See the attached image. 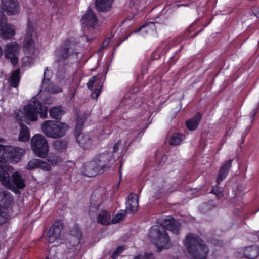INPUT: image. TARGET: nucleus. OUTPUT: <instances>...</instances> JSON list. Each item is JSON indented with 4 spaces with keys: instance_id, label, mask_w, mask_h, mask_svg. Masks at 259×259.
<instances>
[{
    "instance_id": "nucleus-1",
    "label": "nucleus",
    "mask_w": 259,
    "mask_h": 259,
    "mask_svg": "<svg viewBox=\"0 0 259 259\" xmlns=\"http://www.w3.org/2000/svg\"><path fill=\"white\" fill-rule=\"evenodd\" d=\"M160 226H154L149 230V236L151 241L157 247V251L168 249L171 246L170 239L164 229L177 233L180 226L179 223L170 216L158 220Z\"/></svg>"
},
{
    "instance_id": "nucleus-2",
    "label": "nucleus",
    "mask_w": 259,
    "mask_h": 259,
    "mask_svg": "<svg viewBox=\"0 0 259 259\" xmlns=\"http://www.w3.org/2000/svg\"><path fill=\"white\" fill-rule=\"evenodd\" d=\"M37 37L36 24L29 22L22 44L23 51L25 56L22 58V62L25 66L31 65L34 61L33 55L36 50V42Z\"/></svg>"
},
{
    "instance_id": "nucleus-3",
    "label": "nucleus",
    "mask_w": 259,
    "mask_h": 259,
    "mask_svg": "<svg viewBox=\"0 0 259 259\" xmlns=\"http://www.w3.org/2000/svg\"><path fill=\"white\" fill-rule=\"evenodd\" d=\"M115 161L112 153H105L96 155L86 165L85 175L93 177L98 173L109 169Z\"/></svg>"
},
{
    "instance_id": "nucleus-4",
    "label": "nucleus",
    "mask_w": 259,
    "mask_h": 259,
    "mask_svg": "<svg viewBox=\"0 0 259 259\" xmlns=\"http://www.w3.org/2000/svg\"><path fill=\"white\" fill-rule=\"evenodd\" d=\"M23 110L24 114L21 111H18L16 112L17 120L20 121L27 120L34 121L37 120L38 114L40 115L42 118H46L47 116V107L42 106L41 103L36 101L35 99H32L30 103L25 106Z\"/></svg>"
},
{
    "instance_id": "nucleus-5",
    "label": "nucleus",
    "mask_w": 259,
    "mask_h": 259,
    "mask_svg": "<svg viewBox=\"0 0 259 259\" xmlns=\"http://www.w3.org/2000/svg\"><path fill=\"white\" fill-rule=\"evenodd\" d=\"M184 245L193 259H206L208 249L197 235L188 234L185 238Z\"/></svg>"
},
{
    "instance_id": "nucleus-6",
    "label": "nucleus",
    "mask_w": 259,
    "mask_h": 259,
    "mask_svg": "<svg viewBox=\"0 0 259 259\" xmlns=\"http://www.w3.org/2000/svg\"><path fill=\"white\" fill-rule=\"evenodd\" d=\"M12 179L11 181L9 174L0 165V181L4 186L15 192L18 191L17 189H23L26 186L25 179L18 171L12 174Z\"/></svg>"
},
{
    "instance_id": "nucleus-7",
    "label": "nucleus",
    "mask_w": 259,
    "mask_h": 259,
    "mask_svg": "<svg viewBox=\"0 0 259 259\" xmlns=\"http://www.w3.org/2000/svg\"><path fill=\"white\" fill-rule=\"evenodd\" d=\"M42 133L48 138H59L64 136L68 129V125L61 121L46 120L41 124Z\"/></svg>"
},
{
    "instance_id": "nucleus-8",
    "label": "nucleus",
    "mask_w": 259,
    "mask_h": 259,
    "mask_svg": "<svg viewBox=\"0 0 259 259\" xmlns=\"http://www.w3.org/2000/svg\"><path fill=\"white\" fill-rule=\"evenodd\" d=\"M83 122V119H77V120L75 132L76 140L83 149H89L98 144L99 140L93 133H79Z\"/></svg>"
},
{
    "instance_id": "nucleus-9",
    "label": "nucleus",
    "mask_w": 259,
    "mask_h": 259,
    "mask_svg": "<svg viewBox=\"0 0 259 259\" xmlns=\"http://www.w3.org/2000/svg\"><path fill=\"white\" fill-rule=\"evenodd\" d=\"M25 152V149L23 148L0 144V162L11 160L13 162L17 163Z\"/></svg>"
},
{
    "instance_id": "nucleus-10",
    "label": "nucleus",
    "mask_w": 259,
    "mask_h": 259,
    "mask_svg": "<svg viewBox=\"0 0 259 259\" xmlns=\"http://www.w3.org/2000/svg\"><path fill=\"white\" fill-rule=\"evenodd\" d=\"M31 148L38 157H47L49 152V145L47 139L41 134L34 135L31 140Z\"/></svg>"
},
{
    "instance_id": "nucleus-11",
    "label": "nucleus",
    "mask_w": 259,
    "mask_h": 259,
    "mask_svg": "<svg viewBox=\"0 0 259 259\" xmlns=\"http://www.w3.org/2000/svg\"><path fill=\"white\" fill-rule=\"evenodd\" d=\"M75 46L74 39L66 40L64 44L58 47L55 51L56 61L62 62L69 57L73 53V48ZM74 53H76L74 52Z\"/></svg>"
},
{
    "instance_id": "nucleus-12",
    "label": "nucleus",
    "mask_w": 259,
    "mask_h": 259,
    "mask_svg": "<svg viewBox=\"0 0 259 259\" xmlns=\"http://www.w3.org/2000/svg\"><path fill=\"white\" fill-rule=\"evenodd\" d=\"M107 197L106 191L103 188L95 190L91 196V203L89 206V213L91 214L98 210L101 203Z\"/></svg>"
},
{
    "instance_id": "nucleus-13",
    "label": "nucleus",
    "mask_w": 259,
    "mask_h": 259,
    "mask_svg": "<svg viewBox=\"0 0 259 259\" xmlns=\"http://www.w3.org/2000/svg\"><path fill=\"white\" fill-rule=\"evenodd\" d=\"M15 34V29L13 25L7 23L6 15L0 13V37L3 39H10Z\"/></svg>"
},
{
    "instance_id": "nucleus-14",
    "label": "nucleus",
    "mask_w": 259,
    "mask_h": 259,
    "mask_svg": "<svg viewBox=\"0 0 259 259\" xmlns=\"http://www.w3.org/2000/svg\"><path fill=\"white\" fill-rule=\"evenodd\" d=\"M20 48V45L16 42L8 43L4 47L5 57L10 59L13 65H15L18 63Z\"/></svg>"
},
{
    "instance_id": "nucleus-15",
    "label": "nucleus",
    "mask_w": 259,
    "mask_h": 259,
    "mask_svg": "<svg viewBox=\"0 0 259 259\" xmlns=\"http://www.w3.org/2000/svg\"><path fill=\"white\" fill-rule=\"evenodd\" d=\"M2 11L8 15H14L20 10V6L17 0H1Z\"/></svg>"
},
{
    "instance_id": "nucleus-16",
    "label": "nucleus",
    "mask_w": 259,
    "mask_h": 259,
    "mask_svg": "<svg viewBox=\"0 0 259 259\" xmlns=\"http://www.w3.org/2000/svg\"><path fill=\"white\" fill-rule=\"evenodd\" d=\"M51 72L48 69V67L45 69L44 73V80L42 82V89L45 91L52 93H58L62 92V89L59 86L50 82L49 78Z\"/></svg>"
},
{
    "instance_id": "nucleus-17",
    "label": "nucleus",
    "mask_w": 259,
    "mask_h": 259,
    "mask_svg": "<svg viewBox=\"0 0 259 259\" xmlns=\"http://www.w3.org/2000/svg\"><path fill=\"white\" fill-rule=\"evenodd\" d=\"M63 229L62 223L61 221L55 222L49 230L47 239L50 243L54 242L57 238H58Z\"/></svg>"
},
{
    "instance_id": "nucleus-18",
    "label": "nucleus",
    "mask_w": 259,
    "mask_h": 259,
    "mask_svg": "<svg viewBox=\"0 0 259 259\" xmlns=\"http://www.w3.org/2000/svg\"><path fill=\"white\" fill-rule=\"evenodd\" d=\"M81 22L84 27L90 29L97 24L98 20L94 12L88 9L86 13L82 16Z\"/></svg>"
},
{
    "instance_id": "nucleus-19",
    "label": "nucleus",
    "mask_w": 259,
    "mask_h": 259,
    "mask_svg": "<svg viewBox=\"0 0 259 259\" xmlns=\"http://www.w3.org/2000/svg\"><path fill=\"white\" fill-rule=\"evenodd\" d=\"M139 32L142 36H146L147 35H156V30L155 24L152 22H149L145 25H143L138 30L134 31L135 33Z\"/></svg>"
},
{
    "instance_id": "nucleus-20",
    "label": "nucleus",
    "mask_w": 259,
    "mask_h": 259,
    "mask_svg": "<svg viewBox=\"0 0 259 259\" xmlns=\"http://www.w3.org/2000/svg\"><path fill=\"white\" fill-rule=\"evenodd\" d=\"M138 208V197L136 194L131 193L126 201L127 211L130 213H134Z\"/></svg>"
},
{
    "instance_id": "nucleus-21",
    "label": "nucleus",
    "mask_w": 259,
    "mask_h": 259,
    "mask_svg": "<svg viewBox=\"0 0 259 259\" xmlns=\"http://www.w3.org/2000/svg\"><path fill=\"white\" fill-rule=\"evenodd\" d=\"M259 254V249L256 246H249L246 247L242 254H237L238 257H242L243 256L249 259H254Z\"/></svg>"
},
{
    "instance_id": "nucleus-22",
    "label": "nucleus",
    "mask_w": 259,
    "mask_h": 259,
    "mask_svg": "<svg viewBox=\"0 0 259 259\" xmlns=\"http://www.w3.org/2000/svg\"><path fill=\"white\" fill-rule=\"evenodd\" d=\"M13 198L8 192L0 190V207L5 208L11 204Z\"/></svg>"
},
{
    "instance_id": "nucleus-23",
    "label": "nucleus",
    "mask_w": 259,
    "mask_h": 259,
    "mask_svg": "<svg viewBox=\"0 0 259 259\" xmlns=\"http://www.w3.org/2000/svg\"><path fill=\"white\" fill-rule=\"evenodd\" d=\"M232 160H229L225 161L222 165L218 172L217 176V183H220L224 180L228 174V171L231 166Z\"/></svg>"
},
{
    "instance_id": "nucleus-24",
    "label": "nucleus",
    "mask_w": 259,
    "mask_h": 259,
    "mask_svg": "<svg viewBox=\"0 0 259 259\" xmlns=\"http://www.w3.org/2000/svg\"><path fill=\"white\" fill-rule=\"evenodd\" d=\"M113 0H96V6L97 9L101 12L109 11L112 7Z\"/></svg>"
},
{
    "instance_id": "nucleus-25",
    "label": "nucleus",
    "mask_w": 259,
    "mask_h": 259,
    "mask_svg": "<svg viewBox=\"0 0 259 259\" xmlns=\"http://www.w3.org/2000/svg\"><path fill=\"white\" fill-rule=\"evenodd\" d=\"M97 221L103 225H108L111 223V214L106 210L101 211L98 215Z\"/></svg>"
},
{
    "instance_id": "nucleus-26",
    "label": "nucleus",
    "mask_w": 259,
    "mask_h": 259,
    "mask_svg": "<svg viewBox=\"0 0 259 259\" xmlns=\"http://www.w3.org/2000/svg\"><path fill=\"white\" fill-rule=\"evenodd\" d=\"M65 112L61 106H55L50 109L49 113L51 117L54 119H60L65 114Z\"/></svg>"
},
{
    "instance_id": "nucleus-27",
    "label": "nucleus",
    "mask_w": 259,
    "mask_h": 259,
    "mask_svg": "<svg viewBox=\"0 0 259 259\" xmlns=\"http://www.w3.org/2000/svg\"><path fill=\"white\" fill-rule=\"evenodd\" d=\"M201 118V114L200 113L196 114L193 118L186 121V124L187 128L190 130H195L198 127Z\"/></svg>"
},
{
    "instance_id": "nucleus-28",
    "label": "nucleus",
    "mask_w": 259,
    "mask_h": 259,
    "mask_svg": "<svg viewBox=\"0 0 259 259\" xmlns=\"http://www.w3.org/2000/svg\"><path fill=\"white\" fill-rule=\"evenodd\" d=\"M30 132L28 128L25 125H21L20 131L19 135V140L26 142L30 139Z\"/></svg>"
},
{
    "instance_id": "nucleus-29",
    "label": "nucleus",
    "mask_w": 259,
    "mask_h": 259,
    "mask_svg": "<svg viewBox=\"0 0 259 259\" xmlns=\"http://www.w3.org/2000/svg\"><path fill=\"white\" fill-rule=\"evenodd\" d=\"M81 236L79 231L76 232V236L70 235L68 238V247L77 246L80 242Z\"/></svg>"
},
{
    "instance_id": "nucleus-30",
    "label": "nucleus",
    "mask_w": 259,
    "mask_h": 259,
    "mask_svg": "<svg viewBox=\"0 0 259 259\" xmlns=\"http://www.w3.org/2000/svg\"><path fill=\"white\" fill-rule=\"evenodd\" d=\"M19 74V69H17L12 73L10 80V83L11 86L16 87L18 85V84L20 81Z\"/></svg>"
},
{
    "instance_id": "nucleus-31",
    "label": "nucleus",
    "mask_w": 259,
    "mask_h": 259,
    "mask_svg": "<svg viewBox=\"0 0 259 259\" xmlns=\"http://www.w3.org/2000/svg\"><path fill=\"white\" fill-rule=\"evenodd\" d=\"M184 139V135L178 133H175L172 136L169 143L171 145H177L180 144L182 141Z\"/></svg>"
},
{
    "instance_id": "nucleus-32",
    "label": "nucleus",
    "mask_w": 259,
    "mask_h": 259,
    "mask_svg": "<svg viewBox=\"0 0 259 259\" xmlns=\"http://www.w3.org/2000/svg\"><path fill=\"white\" fill-rule=\"evenodd\" d=\"M144 4L143 0H130V5L132 11L134 12L140 9Z\"/></svg>"
},
{
    "instance_id": "nucleus-33",
    "label": "nucleus",
    "mask_w": 259,
    "mask_h": 259,
    "mask_svg": "<svg viewBox=\"0 0 259 259\" xmlns=\"http://www.w3.org/2000/svg\"><path fill=\"white\" fill-rule=\"evenodd\" d=\"M66 142L64 140H56L53 143L54 149L58 151H62L66 147Z\"/></svg>"
},
{
    "instance_id": "nucleus-34",
    "label": "nucleus",
    "mask_w": 259,
    "mask_h": 259,
    "mask_svg": "<svg viewBox=\"0 0 259 259\" xmlns=\"http://www.w3.org/2000/svg\"><path fill=\"white\" fill-rule=\"evenodd\" d=\"M47 160L52 165H55L61 161L59 156L52 153L49 155Z\"/></svg>"
},
{
    "instance_id": "nucleus-35",
    "label": "nucleus",
    "mask_w": 259,
    "mask_h": 259,
    "mask_svg": "<svg viewBox=\"0 0 259 259\" xmlns=\"http://www.w3.org/2000/svg\"><path fill=\"white\" fill-rule=\"evenodd\" d=\"M38 162H39L38 159H33L30 160L28 162V163L26 166V168L27 169L31 170V169H33L35 168H38V165H39Z\"/></svg>"
},
{
    "instance_id": "nucleus-36",
    "label": "nucleus",
    "mask_w": 259,
    "mask_h": 259,
    "mask_svg": "<svg viewBox=\"0 0 259 259\" xmlns=\"http://www.w3.org/2000/svg\"><path fill=\"white\" fill-rule=\"evenodd\" d=\"M39 165L38 168L44 171H49L51 169V165L47 162L44 161L40 159H38Z\"/></svg>"
},
{
    "instance_id": "nucleus-37",
    "label": "nucleus",
    "mask_w": 259,
    "mask_h": 259,
    "mask_svg": "<svg viewBox=\"0 0 259 259\" xmlns=\"http://www.w3.org/2000/svg\"><path fill=\"white\" fill-rule=\"evenodd\" d=\"M5 210V208L0 207V224L4 223L8 219V215Z\"/></svg>"
},
{
    "instance_id": "nucleus-38",
    "label": "nucleus",
    "mask_w": 259,
    "mask_h": 259,
    "mask_svg": "<svg viewBox=\"0 0 259 259\" xmlns=\"http://www.w3.org/2000/svg\"><path fill=\"white\" fill-rule=\"evenodd\" d=\"M125 249V247L123 246H118L115 251L113 252L112 254V258L113 259H116L119 256V254L121 253Z\"/></svg>"
},
{
    "instance_id": "nucleus-39",
    "label": "nucleus",
    "mask_w": 259,
    "mask_h": 259,
    "mask_svg": "<svg viewBox=\"0 0 259 259\" xmlns=\"http://www.w3.org/2000/svg\"><path fill=\"white\" fill-rule=\"evenodd\" d=\"M211 193L215 194L218 198H221L223 196L222 191L218 186L213 187Z\"/></svg>"
},
{
    "instance_id": "nucleus-40",
    "label": "nucleus",
    "mask_w": 259,
    "mask_h": 259,
    "mask_svg": "<svg viewBox=\"0 0 259 259\" xmlns=\"http://www.w3.org/2000/svg\"><path fill=\"white\" fill-rule=\"evenodd\" d=\"M124 218V214L123 213H118L115 217L111 220V223H119L121 220H123Z\"/></svg>"
},
{
    "instance_id": "nucleus-41",
    "label": "nucleus",
    "mask_w": 259,
    "mask_h": 259,
    "mask_svg": "<svg viewBox=\"0 0 259 259\" xmlns=\"http://www.w3.org/2000/svg\"><path fill=\"white\" fill-rule=\"evenodd\" d=\"M134 259H154L152 253H145L144 255H140L136 256Z\"/></svg>"
},
{
    "instance_id": "nucleus-42",
    "label": "nucleus",
    "mask_w": 259,
    "mask_h": 259,
    "mask_svg": "<svg viewBox=\"0 0 259 259\" xmlns=\"http://www.w3.org/2000/svg\"><path fill=\"white\" fill-rule=\"evenodd\" d=\"M101 90V86H99L98 88L95 89L92 93V97L94 99H97L99 96Z\"/></svg>"
},
{
    "instance_id": "nucleus-43",
    "label": "nucleus",
    "mask_w": 259,
    "mask_h": 259,
    "mask_svg": "<svg viewBox=\"0 0 259 259\" xmlns=\"http://www.w3.org/2000/svg\"><path fill=\"white\" fill-rule=\"evenodd\" d=\"M96 78L97 77L94 76L89 80L88 82L87 83V87L89 89H92L93 84L96 80Z\"/></svg>"
},
{
    "instance_id": "nucleus-44",
    "label": "nucleus",
    "mask_w": 259,
    "mask_h": 259,
    "mask_svg": "<svg viewBox=\"0 0 259 259\" xmlns=\"http://www.w3.org/2000/svg\"><path fill=\"white\" fill-rule=\"evenodd\" d=\"M110 42V38H107L105 39L103 42L100 48V51L102 50L104 48L106 47Z\"/></svg>"
},
{
    "instance_id": "nucleus-45",
    "label": "nucleus",
    "mask_w": 259,
    "mask_h": 259,
    "mask_svg": "<svg viewBox=\"0 0 259 259\" xmlns=\"http://www.w3.org/2000/svg\"><path fill=\"white\" fill-rule=\"evenodd\" d=\"M253 13L254 15L258 18L259 17V7L257 8H254L252 10Z\"/></svg>"
},
{
    "instance_id": "nucleus-46",
    "label": "nucleus",
    "mask_w": 259,
    "mask_h": 259,
    "mask_svg": "<svg viewBox=\"0 0 259 259\" xmlns=\"http://www.w3.org/2000/svg\"><path fill=\"white\" fill-rule=\"evenodd\" d=\"M120 141H118L117 143H116L113 147V151L114 152H116L118 149L119 146L120 145Z\"/></svg>"
},
{
    "instance_id": "nucleus-47",
    "label": "nucleus",
    "mask_w": 259,
    "mask_h": 259,
    "mask_svg": "<svg viewBox=\"0 0 259 259\" xmlns=\"http://www.w3.org/2000/svg\"><path fill=\"white\" fill-rule=\"evenodd\" d=\"M52 101H53V100H52V99L46 100L45 101V104H51V103H52Z\"/></svg>"
},
{
    "instance_id": "nucleus-48",
    "label": "nucleus",
    "mask_w": 259,
    "mask_h": 259,
    "mask_svg": "<svg viewBox=\"0 0 259 259\" xmlns=\"http://www.w3.org/2000/svg\"><path fill=\"white\" fill-rule=\"evenodd\" d=\"M212 243L215 245H219L221 244V243L220 242V241L216 240H214Z\"/></svg>"
},
{
    "instance_id": "nucleus-49",
    "label": "nucleus",
    "mask_w": 259,
    "mask_h": 259,
    "mask_svg": "<svg viewBox=\"0 0 259 259\" xmlns=\"http://www.w3.org/2000/svg\"><path fill=\"white\" fill-rule=\"evenodd\" d=\"M93 39H94V38H89L88 36H86V40H87V42H92Z\"/></svg>"
},
{
    "instance_id": "nucleus-50",
    "label": "nucleus",
    "mask_w": 259,
    "mask_h": 259,
    "mask_svg": "<svg viewBox=\"0 0 259 259\" xmlns=\"http://www.w3.org/2000/svg\"><path fill=\"white\" fill-rule=\"evenodd\" d=\"M3 55V50H2V48H1V47L0 46V57L2 56Z\"/></svg>"
},
{
    "instance_id": "nucleus-51",
    "label": "nucleus",
    "mask_w": 259,
    "mask_h": 259,
    "mask_svg": "<svg viewBox=\"0 0 259 259\" xmlns=\"http://www.w3.org/2000/svg\"><path fill=\"white\" fill-rule=\"evenodd\" d=\"M256 113V111H255L253 113V116H254L255 115Z\"/></svg>"
},
{
    "instance_id": "nucleus-52",
    "label": "nucleus",
    "mask_w": 259,
    "mask_h": 259,
    "mask_svg": "<svg viewBox=\"0 0 259 259\" xmlns=\"http://www.w3.org/2000/svg\"><path fill=\"white\" fill-rule=\"evenodd\" d=\"M257 237H258V238H259V231H258V232H257Z\"/></svg>"
},
{
    "instance_id": "nucleus-53",
    "label": "nucleus",
    "mask_w": 259,
    "mask_h": 259,
    "mask_svg": "<svg viewBox=\"0 0 259 259\" xmlns=\"http://www.w3.org/2000/svg\"><path fill=\"white\" fill-rule=\"evenodd\" d=\"M121 165H120V171H121Z\"/></svg>"
},
{
    "instance_id": "nucleus-54",
    "label": "nucleus",
    "mask_w": 259,
    "mask_h": 259,
    "mask_svg": "<svg viewBox=\"0 0 259 259\" xmlns=\"http://www.w3.org/2000/svg\"><path fill=\"white\" fill-rule=\"evenodd\" d=\"M149 114H150V113H151V110H150V111H149Z\"/></svg>"
},
{
    "instance_id": "nucleus-55",
    "label": "nucleus",
    "mask_w": 259,
    "mask_h": 259,
    "mask_svg": "<svg viewBox=\"0 0 259 259\" xmlns=\"http://www.w3.org/2000/svg\"><path fill=\"white\" fill-rule=\"evenodd\" d=\"M46 259H48V258H46Z\"/></svg>"
}]
</instances>
